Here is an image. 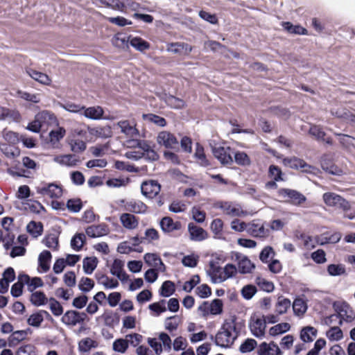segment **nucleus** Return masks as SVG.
I'll use <instances>...</instances> for the list:
<instances>
[{
	"label": "nucleus",
	"mask_w": 355,
	"mask_h": 355,
	"mask_svg": "<svg viewBox=\"0 0 355 355\" xmlns=\"http://www.w3.org/2000/svg\"><path fill=\"white\" fill-rule=\"evenodd\" d=\"M236 319L235 315L225 319L216 336H210L216 346L230 348L234 344L241 331L239 326L241 324L236 322Z\"/></svg>",
	"instance_id": "f257e3e1"
},
{
	"label": "nucleus",
	"mask_w": 355,
	"mask_h": 355,
	"mask_svg": "<svg viewBox=\"0 0 355 355\" xmlns=\"http://www.w3.org/2000/svg\"><path fill=\"white\" fill-rule=\"evenodd\" d=\"M85 320H89L85 312L77 310H68L61 318V322L67 327H75L77 324H83Z\"/></svg>",
	"instance_id": "f03ea898"
},
{
	"label": "nucleus",
	"mask_w": 355,
	"mask_h": 355,
	"mask_svg": "<svg viewBox=\"0 0 355 355\" xmlns=\"http://www.w3.org/2000/svg\"><path fill=\"white\" fill-rule=\"evenodd\" d=\"M322 199L329 207L341 209L343 211L350 209L349 202L337 193L333 192L324 193L322 196Z\"/></svg>",
	"instance_id": "7ed1b4c3"
},
{
	"label": "nucleus",
	"mask_w": 355,
	"mask_h": 355,
	"mask_svg": "<svg viewBox=\"0 0 355 355\" xmlns=\"http://www.w3.org/2000/svg\"><path fill=\"white\" fill-rule=\"evenodd\" d=\"M160 191L161 184L155 180H146L141 184L142 195L150 199L157 196Z\"/></svg>",
	"instance_id": "20e7f679"
},
{
	"label": "nucleus",
	"mask_w": 355,
	"mask_h": 355,
	"mask_svg": "<svg viewBox=\"0 0 355 355\" xmlns=\"http://www.w3.org/2000/svg\"><path fill=\"white\" fill-rule=\"evenodd\" d=\"M37 193L42 196H47L51 198H59L62 195V188L61 185L57 184L55 182L45 183L43 187H37Z\"/></svg>",
	"instance_id": "39448f33"
},
{
	"label": "nucleus",
	"mask_w": 355,
	"mask_h": 355,
	"mask_svg": "<svg viewBox=\"0 0 355 355\" xmlns=\"http://www.w3.org/2000/svg\"><path fill=\"white\" fill-rule=\"evenodd\" d=\"M231 148L223 146H213L212 153L214 156L223 165H229L233 164V159L230 154Z\"/></svg>",
	"instance_id": "423d86ee"
},
{
	"label": "nucleus",
	"mask_w": 355,
	"mask_h": 355,
	"mask_svg": "<svg viewBox=\"0 0 355 355\" xmlns=\"http://www.w3.org/2000/svg\"><path fill=\"white\" fill-rule=\"evenodd\" d=\"M279 196L283 198H288L294 205H301L306 200V198L297 190L291 189H280L278 191Z\"/></svg>",
	"instance_id": "0eeeda50"
},
{
	"label": "nucleus",
	"mask_w": 355,
	"mask_h": 355,
	"mask_svg": "<svg viewBox=\"0 0 355 355\" xmlns=\"http://www.w3.org/2000/svg\"><path fill=\"white\" fill-rule=\"evenodd\" d=\"M157 141L166 148H174L178 144V140L175 135L167 131L160 132L158 134Z\"/></svg>",
	"instance_id": "6e6552de"
},
{
	"label": "nucleus",
	"mask_w": 355,
	"mask_h": 355,
	"mask_svg": "<svg viewBox=\"0 0 355 355\" xmlns=\"http://www.w3.org/2000/svg\"><path fill=\"white\" fill-rule=\"evenodd\" d=\"M216 207L222 209L225 214L230 216H242L245 214V211L241 209L239 205L232 207L231 202H219Z\"/></svg>",
	"instance_id": "1a4fd4ad"
},
{
	"label": "nucleus",
	"mask_w": 355,
	"mask_h": 355,
	"mask_svg": "<svg viewBox=\"0 0 355 355\" xmlns=\"http://www.w3.org/2000/svg\"><path fill=\"white\" fill-rule=\"evenodd\" d=\"M252 334L257 338H262L265 335L266 328V320L263 318H257L250 322L249 324Z\"/></svg>",
	"instance_id": "9d476101"
},
{
	"label": "nucleus",
	"mask_w": 355,
	"mask_h": 355,
	"mask_svg": "<svg viewBox=\"0 0 355 355\" xmlns=\"http://www.w3.org/2000/svg\"><path fill=\"white\" fill-rule=\"evenodd\" d=\"M236 259L238 261L239 271L241 274L250 273L255 268L254 263L246 256L236 253Z\"/></svg>",
	"instance_id": "9b49d317"
},
{
	"label": "nucleus",
	"mask_w": 355,
	"mask_h": 355,
	"mask_svg": "<svg viewBox=\"0 0 355 355\" xmlns=\"http://www.w3.org/2000/svg\"><path fill=\"white\" fill-rule=\"evenodd\" d=\"M159 225L162 230L165 233H170L174 230H179L182 227V224L180 221L174 222L169 216L163 217L159 222Z\"/></svg>",
	"instance_id": "f8f14e48"
},
{
	"label": "nucleus",
	"mask_w": 355,
	"mask_h": 355,
	"mask_svg": "<svg viewBox=\"0 0 355 355\" xmlns=\"http://www.w3.org/2000/svg\"><path fill=\"white\" fill-rule=\"evenodd\" d=\"M188 230L190 234V239L192 241H202L207 237V232L193 223H189Z\"/></svg>",
	"instance_id": "ddd939ff"
},
{
	"label": "nucleus",
	"mask_w": 355,
	"mask_h": 355,
	"mask_svg": "<svg viewBox=\"0 0 355 355\" xmlns=\"http://www.w3.org/2000/svg\"><path fill=\"white\" fill-rule=\"evenodd\" d=\"M86 234L91 238L101 237L107 234L108 227L105 223L90 225L85 230Z\"/></svg>",
	"instance_id": "4468645a"
},
{
	"label": "nucleus",
	"mask_w": 355,
	"mask_h": 355,
	"mask_svg": "<svg viewBox=\"0 0 355 355\" xmlns=\"http://www.w3.org/2000/svg\"><path fill=\"white\" fill-rule=\"evenodd\" d=\"M283 162L286 166L295 169L302 168L304 171H307V168H311V166L307 164L303 159L295 157L284 158Z\"/></svg>",
	"instance_id": "2eb2a0df"
},
{
	"label": "nucleus",
	"mask_w": 355,
	"mask_h": 355,
	"mask_svg": "<svg viewBox=\"0 0 355 355\" xmlns=\"http://www.w3.org/2000/svg\"><path fill=\"white\" fill-rule=\"evenodd\" d=\"M82 109L83 112H81V114H83L85 117L93 120L101 119L104 113L103 108L100 106L89 107L87 108L82 107Z\"/></svg>",
	"instance_id": "dca6fc26"
},
{
	"label": "nucleus",
	"mask_w": 355,
	"mask_h": 355,
	"mask_svg": "<svg viewBox=\"0 0 355 355\" xmlns=\"http://www.w3.org/2000/svg\"><path fill=\"white\" fill-rule=\"evenodd\" d=\"M148 207L141 201L130 200L126 202L125 205V210L134 212L136 214H144L147 210Z\"/></svg>",
	"instance_id": "f3484780"
},
{
	"label": "nucleus",
	"mask_w": 355,
	"mask_h": 355,
	"mask_svg": "<svg viewBox=\"0 0 355 355\" xmlns=\"http://www.w3.org/2000/svg\"><path fill=\"white\" fill-rule=\"evenodd\" d=\"M53 160L61 165L68 166H74L80 162L77 156L73 154L58 155L54 157Z\"/></svg>",
	"instance_id": "a211bd4d"
},
{
	"label": "nucleus",
	"mask_w": 355,
	"mask_h": 355,
	"mask_svg": "<svg viewBox=\"0 0 355 355\" xmlns=\"http://www.w3.org/2000/svg\"><path fill=\"white\" fill-rule=\"evenodd\" d=\"M192 46L184 42H171L168 44L167 51L173 53H180L181 51H184L185 54L188 55L192 51Z\"/></svg>",
	"instance_id": "6ab92c4d"
},
{
	"label": "nucleus",
	"mask_w": 355,
	"mask_h": 355,
	"mask_svg": "<svg viewBox=\"0 0 355 355\" xmlns=\"http://www.w3.org/2000/svg\"><path fill=\"white\" fill-rule=\"evenodd\" d=\"M120 220L123 227L128 230L136 228L139 224L137 218L129 213L122 214L120 216Z\"/></svg>",
	"instance_id": "aec40b11"
},
{
	"label": "nucleus",
	"mask_w": 355,
	"mask_h": 355,
	"mask_svg": "<svg viewBox=\"0 0 355 355\" xmlns=\"http://www.w3.org/2000/svg\"><path fill=\"white\" fill-rule=\"evenodd\" d=\"M282 26L284 30L291 34L306 35H308L307 30L302 26L297 24L294 25L289 21H284L282 24Z\"/></svg>",
	"instance_id": "412c9836"
},
{
	"label": "nucleus",
	"mask_w": 355,
	"mask_h": 355,
	"mask_svg": "<svg viewBox=\"0 0 355 355\" xmlns=\"http://www.w3.org/2000/svg\"><path fill=\"white\" fill-rule=\"evenodd\" d=\"M51 258V253L49 250H44L39 254L38 265L42 272H46L49 270Z\"/></svg>",
	"instance_id": "4be33fe9"
},
{
	"label": "nucleus",
	"mask_w": 355,
	"mask_h": 355,
	"mask_svg": "<svg viewBox=\"0 0 355 355\" xmlns=\"http://www.w3.org/2000/svg\"><path fill=\"white\" fill-rule=\"evenodd\" d=\"M101 318L104 320L105 325L113 328L118 324L120 321V317L118 313H113L112 311H107L102 315Z\"/></svg>",
	"instance_id": "5701e85b"
},
{
	"label": "nucleus",
	"mask_w": 355,
	"mask_h": 355,
	"mask_svg": "<svg viewBox=\"0 0 355 355\" xmlns=\"http://www.w3.org/2000/svg\"><path fill=\"white\" fill-rule=\"evenodd\" d=\"M318 331L311 326L303 327L300 331V339L304 343H311L313 340V337H316Z\"/></svg>",
	"instance_id": "b1692460"
},
{
	"label": "nucleus",
	"mask_w": 355,
	"mask_h": 355,
	"mask_svg": "<svg viewBox=\"0 0 355 355\" xmlns=\"http://www.w3.org/2000/svg\"><path fill=\"white\" fill-rule=\"evenodd\" d=\"M98 262V259L96 257H86L84 258L83 261L84 272L87 275H91L97 267Z\"/></svg>",
	"instance_id": "393cba45"
},
{
	"label": "nucleus",
	"mask_w": 355,
	"mask_h": 355,
	"mask_svg": "<svg viewBox=\"0 0 355 355\" xmlns=\"http://www.w3.org/2000/svg\"><path fill=\"white\" fill-rule=\"evenodd\" d=\"M28 75L36 81L45 85H49L51 80L46 73L30 69L27 71Z\"/></svg>",
	"instance_id": "a878e982"
},
{
	"label": "nucleus",
	"mask_w": 355,
	"mask_h": 355,
	"mask_svg": "<svg viewBox=\"0 0 355 355\" xmlns=\"http://www.w3.org/2000/svg\"><path fill=\"white\" fill-rule=\"evenodd\" d=\"M85 243L86 236L83 233H76L71 239V247L77 252L81 250Z\"/></svg>",
	"instance_id": "bb28decb"
},
{
	"label": "nucleus",
	"mask_w": 355,
	"mask_h": 355,
	"mask_svg": "<svg viewBox=\"0 0 355 355\" xmlns=\"http://www.w3.org/2000/svg\"><path fill=\"white\" fill-rule=\"evenodd\" d=\"M43 230V224L35 220H31L26 226L27 232L34 238H37L42 235Z\"/></svg>",
	"instance_id": "cd10ccee"
},
{
	"label": "nucleus",
	"mask_w": 355,
	"mask_h": 355,
	"mask_svg": "<svg viewBox=\"0 0 355 355\" xmlns=\"http://www.w3.org/2000/svg\"><path fill=\"white\" fill-rule=\"evenodd\" d=\"M31 302L35 306L45 305L49 300L44 292L38 291L32 293L30 297Z\"/></svg>",
	"instance_id": "c85d7f7f"
},
{
	"label": "nucleus",
	"mask_w": 355,
	"mask_h": 355,
	"mask_svg": "<svg viewBox=\"0 0 355 355\" xmlns=\"http://www.w3.org/2000/svg\"><path fill=\"white\" fill-rule=\"evenodd\" d=\"M117 125L121 128V132L128 137H133L134 135H139L138 130L132 126L130 124V122L127 120L121 121L118 122Z\"/></svg>",
	"instance_id": "c756f323"
},
{
	"label": "nucleus",
	"mask_w": 355,
	"mask_h": 355,
	"mask_svg": "<svg viewBox=\"0 0 355 355\" xmlns=\"http://www.w3.org/2000/svg\"><path fill=\"white\" fill-rule=\"evenodd\" d=\"M306 303L301 298L295 299L293 303V310L295 315L302 317L307 310Z\"/></svg>",
	"instance_id": "7c9ffc66"
},
{
	"label": "nucleus",
	"mask_w": 355,
	"mask_h": 355,
	"mask_svg": "<svg viewBox=\"0 0 355 355\" xmlns=\"http://www.w3.org/2000/svg\"><path fill=\"white\" fill-rule=\"evenodd\" d=\"M291 300L284 296H279L276 303V312L279 315L286 313L288 309L291 307Z\"/></svg>",
	"instance_id": "2f4dec72"
},
{
	"label": "nucleus",
	"mask_w": 355,
	"mask_h": 355,
	"mask_svg": "<svg viewBox=\"0 0 355 355\" xmlns=\"http://www.w3.org/2000/svg\"><path fill=\"white\" fill-rule=\"evenodd\" d=\"M175 284L170 280L164 282L159 291V295L164 297H170L175 293Z\"/></svg>",
	"instance_id": "473e14b6"
},
{
	"label": "nucleus",
	"mask_w": 355,
	"mask_h": 355,
	"mask_svg": "<svg viewBox=\"0 0 355 355\" xmlns=\"http://www.w3.org/2000/svg\"><path fill=\"white\" fill-rule=\"evenodd\" d=\"M130 45L139 51H144L150 49V44L141 37H135L130 40Z\"/></svg>",
	"instance_id": "72a5a7b5"
},
{
	"label": "nucleus",
	"mask_w": 355,
	"mask_h": 355,
	"mask_svg": "<svg viewBox=\"0 0 355 355\" xmlns=\"http://www.w3.org/2000/svg\"><path fill=\"white\" fill-rule=\"evenodd\" d=\"M42 243L49 248L57 250L59 246L58 236L55 234H48L42 239Z\"/></svg>",
	"instance_id": "f704fd0d"
},
{
	"label": "nucleus",
	"mask_w": 355,
	"mask_h": 355,
	"mask_svg": "<svg viewBox=\"0 0 355 355\" xmlns=\"http://www.w3.org/2000/svg\"><path fill=\"white\" fill-rule=\"evenodd\" d=\"M291 329V325L288 322H282L272 327L269 330V334L272 336H276L279 334H284L288 331Z\"/></svg>",
	"instance_id": "c9c22d12"
},
{
	"label": "nucleus",
	"mask_w": 355,
	"mask_h": 355,
	"mask_svg": "<svg viewBox=\"0 0 355 355\" xmlns=\"http://www.w3.org/2000/svg\"><path fill=\"white\" fill-rule=\"evenodd\" d=\"M224 275H218V282H225L229 278L233 277L236 273V268L232 263H227L223 268Z\"/></svg>",
	"instance_id": "e433bc0d"
},
{
	"label": "nucleus",
	"mask_w": 355,
	"mask_h": 355,
	"mask_svg": "<svg viewBox=\"0 0 355 355\" xmlns=\"http://www.w3.org/2000/svg\"><path fill=\"white\" fill-rule=\"evenodd\" d=\"M257 346V342L253 338L245 339L240 345L239 351L242 354L249 353L252 352Z\"/></svg>",
	"instance_id": "4c0bfd02"
},
{
	"label": "nucleus",
	"mask_w": 355,
	"mask_h": 355,
	"mask_svg": "<svg viewBox=\"0 0 355 355\" xmlns=\"http://www.w3.org/2000/svg\"><path fill=\"white\" fill-rule=\"evenodd\" d=\"M143 119L159 127H164L166 125V121L164 117L155 114H143Z\"/></svg>",
	"instance_id": "58836bf2"
},
{
	"label": "nucleus",
	"mask_w": 355,
	"mask_h": 355,
	"mask_svg": "<svg viewBox=\"0 0 355 355\" xmlns=\"http://www.w3.org/2000/svg\"><path fill=\"white\" fill-rule=\"evenodd\" d=\"M66 208L73 213L79 212L83 208V203L80 198H71L67 201Z\"/></svg>",
	"instance_id": "ea45409f"
},
{
	"label": "nucleus",
	"mask_w": 355,
	"mask_h": 355,
	"mask_svg": "<svg viewBox=\"0 0 355 355\" xmlns=\"http://www.w3.org/2000/svg\"><path fill=\"white\" fill-rule=\"evenodd\" d=\"M250 234L255 237H264L269 234V230H266L263 225L252 224L249 229Z\"/></svg>",
	"instance_id": "a19ab883"
},
{
	"label": "nucleus",
	"mask_w": 355,
	"mask_h": 355,
	"mask_svg": "<svg viewBox=\"0 0 355 355\" xmlns=\"http://www.w3.org/2000/svg\"><path fill=\"white\" fill-rule=\"evenodd\" d=\"M326 336L331 341H338L343 338V334L340 327H332L327 331Z\"/></svg>",
	"instance_id": "79ce46f5"
},
{
	"label": "nucleus",
	"mask_w": 355,
	"mask_h": 355,
	"mask_svg": "<svg viewBox=\"0 0 355 355\" xmlns=\"http://www.w3.org/2000/svg\"><path fill=\"white\" fill-rule=\"evenodd\" d=\"M49 301V309L55 316H60L64 314L63 307L57 300H55L54 297H50Z\"/></svg>",
	"instance_id": "37998d69"
},
{
	"label": "nucleus",
	"mask_w": 355,
	"mask_h": 355,
	"mask_svg": "<svg viewBox=\"0 0 355 355\" xmlns=\"http://www.w3.org/2000/svg\"><path fill=\"white\" fill-rule=\"evenodd\" d=\"M96 341L91 339L90 338H86L83 339L78 345L79 350L82 352H87L92 348H96L97 347Z\"/></svg>",
	"instance_id": "c03bdc74"
},
{
	"label": "nucleus",
	"mask_w": 355,
	"mask_h": 355,
	"mask_svg": "<svg viewBox=\"0 0 355 355\" xmlns=\"http://www.w3.org/2000/svg\"><path fill=\"white\" fill-rule=\"evenodd\" d=\"M234 161L240 166H245L251 164L249 156L245 152L237 151L234 153Z\"/></svg>",
	"instance_id": "a18cd8bd"
},
{
	"label": "nucleus",
	"mask_w": 355,
	"mask_h": 355,
	"mask_svg": "<svg viewBox=\"0 0 355 355\" xmlns=\"http://www.w3.org/2000/svg\"><path fill=\"white\" fill-rule=\"evenodd\" d=\"M94 287V282L89 277H82L78 284L79 290L83 293L89 292Z\"/></svg>",
	"instance_id": "49530a36"
},
{
	"label": "nucleus",
	"mask_w": 355,
	"mask_h": 355,
	"mask_svg": "<svg viewBox=\"0 0 355 355\" xmlns=\"http://www.w3.org/2000/svg\"><path fill=\"white\" fill-rule=\"evenodd\" d=\"M112 348L114 351L123 354L128 348V341L126 338L116 339L112 344Z\"/></svg>",
	"instance_id": "de8ad7c7"
},
{
	"label": "nucleus",
	"mask_w": 355,
	"mask_h": 355,
	"mask_svg": "<svg viewBox=\"0 0 355 355\" xmlns=\"http://www.w3.org/2000/svg\"><path fill=\"white\" fill-rule=\"evenodd\" d=\"M255 282L261 290L267 293H270L273 291L275 288L274 284L272 282L267 281L265 279L260 277H257L256 278Z\"/></svg>",
	"instance_id": "09e8293b"
},
{
	"label": "nucleus",
	"mask_w": 355,
	"mask_h": 355,
	"mask_svg": "<svg viewBox=\"0 0 355 355\" xmlns=\"http://www.w3.org/2000/svg\"><path fill=\"white\" fill-rule=\"evenodd\" d=\"M209 268L210 270L207 271V275L210 276L211 279V282L214 284H216L218 282V276L216 275L218 273H220L221 271V267L219 266H217L214 261H211L209 262Z\"/></svg>",
	"instance_id": "8fccbe9b"
},
{
	"label": "nucleus",
	"mask_w": 355,
	"mask_h": 355,
	"mask_svg": "<svg viewBox=\"0 0 355 355\" xmlns=\"http://www.w3.org/2000/svg\"><path fill=\"white\" fill-rule=\"evenodd\" d=\"M209 312L212 315H219L223 312V304L221 300L214 299L209 304Z\"/></svg>",
	"instance_id": "3c124183"
},
{
	"label": "nucleus",
	"mask_w": 355,
	"mask_h": 355,
	"mask_svg": "<svg viewBox=\"0 0 355 355\" xmlns=\"http://www.w3.org/2000/svg\"><path fill=\"white\" fill-rule=\"evenodd\" d=\"M257 291V289L254 285L248 284L242 288L241 293L244 299L249 300L253 297Z\"/></svg>",
	"instance_id": "603ef678"
},
{
	"label": "nucleus",
	"mask_w": 355,
	"mask_h": 355,
	"mask_svg": "<svg viewBox=\"0 0 355 355\" xmlns=\"http://www.w3.org/2000/svg\"><path fill=\"white\" fill-rule=\"evenodd\" d=\"M166 300H161L157 302H154L150 304L148 306V309L156 313V315H159L162 313L165 312L166 311V307L165 306Z\"/></svg>",
	"instance_id": "864d4df0"
},
{
	"label": "nucleus",
	"mask_w": 355,
	"mask_h": 355,
	"mask_svg": "<svg viewBox=\"0 0 355 355\" xmlns=\"http://www.w3.org/2000/svg\"><path fill=\"white\" fill-rule=\"evenodd\" d=\"M43 321L44 317L40 311L31 314L27 319V323L34 327H39Z\"/></svg>",
	"instance_id": "5fc2aeb1"
},
{
	"label": "nucleus",
	"mask_w": 355,
	"mask_h": 355,
	"mask_svg": "<svg viewBox=\"0 0 355 355\" xmlns=\"http://www.w3.org/2000/svg\"><path fill=\"white\" fill-rule=\"evenodd\" d=\"M198 15L202 19L207 21L211 24L216 25L218 23V19L216 14H212L202 10L199 11Z\"/></svg>",
	"instance_id": "6e6d98bb"
},
{
	"label": "nucleus",
	"mask_w": 355,
	"mask_h": 355,
	"mask_svg": "<svg viewBox=\"0 0 355 355\" xmlns=\"http://www.w3.org/2000/svg\"><path fill=\"white\" fill-rule=\"evenodd\" d=\"M194 156L196 157V158L200 161V164L202 166H206L209 165V162L206 158V155L204 152V148L198 143L196 144Z\"/></svg>",
	"instance_id": "4d7b16f0"
},
{
	"label": "nucleus",
	"mask_w": 355,
	"mask_h": 355,
	"mask_svg": "<svg viewBox=\"0 0 355 355\" xmlns=\"http://www.w3.org/2000/svg\"><path fill=\"white\" fill-rule=\"evenodd\" d=\"M65 135V130L63 128H59L56 130L50 131L49 136L50 141L53 144L58 142Z\"/></svg>",
	"instance_id": "13d9d810"
},
{
	"label": "nucleus",
	"mask_w": 355,
	"mask_h": 355,
	"mask_svg": "<svg viewBox=\"0 0 355 355\" xmlns=\"http://www.w3.org/2000/svg\"><path fill=\"white\" fill-rule=\"evenodd\" d=\"M200 279L199 275H194L189 280L184 283L182 289L187 293H190L194 288V287L200 283Z\"/></svg>",
	"instance_id": "bf43d9fd"
},
{
	"label": "nucleus",
	"mask_w": 355,
	"mask_h": 355,
	"mask_svg": "<svg viewBox=\"0 0 355 355\" xmlns=\"http://www.w3.org/2000/svg\"><path fill=\"white\" fill-rule=\"evenodd\" d=\"M327 272L331 276H339L345 273V268L341 264H330L327 266Z\"/></svg>",
	"instance_id": "052dcab7"
},
{
	"label": "nucleus",
	"mask_w": 355,
	"mask_h": 355,
	"mask_svg": "<svg viewBox=\"0 0 355 355\" xmlns=\"http://www.w3.org/2000/svg\"><path fill=\"white\" fill-rule=\"evenodd\" d=\"M17 355H37L36 347L31 344L21 346L17 351Z\"/></svg>",
	"instance_id": "680f3d73"
},
{
	"label": "nucleus",
	"mask_w": 355,
	"mask_h": 355,
	"mask_svg": "<svg viewBox=\"0 0 355 355\" xmlns=\"http://www.w3.org/2000/svg\"><path fill=\"white\" fill-rule=\"evenodd\" d=\"M282 171L281 168L276 165H270L268 168V175L270 178H272L275 181H282Z\"/></svg>",
	"instance_id": "e2e57ef3"
},
{
	"label": "nucleus",
	"mask_w": 355,
	"mask_h": 355,
	"mask_svg": "<svg viewBox=\"0 0 355 355\" xmlns=\"http://www.w3.org/2000/svg\"><path fill=\"white\" fill-rule=\"evenodd\" d=\"M3 137L6 141L13 144H17L20 141V136L19 134L10 130H4L3 131Z\"/></svg>",
	"instance_id": "0e129e2a"
},
{
	"label": "nucleus",
	"mask_w": 355,
	"mask_h": 355,
	"mask_svg": "<svg viewBox=\"0 0 355 355\" xmlns=\"http://www.w3.org/2000/svg\"><path fill=\"white\" fill-rule=\"evenodd\" d=\"M0 149L8 157H15L19 155V151L17 149L6 144H1Z\"/></svg>",
	"instance_id": "69168bd1"
},
{
	"label": "nucleus",
	"mask_w": 355,
	"mask_h": 355,
	"mask_svg": "<svg viewBox=\"0 0 355 355\" xmlns=\"http://www.w3.org/2000/svg\"><path fill=\"white\" fill-rule=\"evenodd\" d=\"M124 262L119 259L113 261L110 268V273L114 276H118L123 270Z\"/></svg>",
	"instance_id": "338daca9"
},
{
	"label": "nucleus",
	"mask_w": 355,
	"mask_h": 355,
	"mask_svg": "<svg viewBox=\"0 0 355 355\" xmlns=\"http://www.w3.org/2000/svg\"><path fill=\"white\" fill-rule=\"evenodd\" d=\"M326 345V340L324 338L318 339L313 349L309 350L306 355H319L320 350Z\"/></svg>",
	"instance_id": "774afa93"
}]
</instances>
